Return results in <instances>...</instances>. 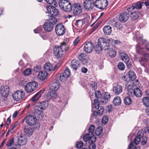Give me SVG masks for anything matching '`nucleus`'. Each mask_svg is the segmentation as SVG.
Instances as JSON below:
<instances>
[{
  "instance_id": "f257e3e1",
  "label": "nucleus",
  "mask_w": 149,
  "mask_h": 149,
  "mask_svg": "<svg viewBox=\"0 0 149 149\" xmlns=\"http://www.w3.org/2000/svg\"><path fill=\"white\" fill-rule=\"evenodd\" d=\"M133 39L135 40L137 42H142V45H140L139 43L136 45V52L138 54L143 55V56L140 59L139 62L142 65L148 69L149 67V44H147L146 40L142 39V36L138 31L135 32Z\"/></svg>"
},
{
  "instance_id": "f03ea898",
  "label": "nucleus",
  "mask_w": 149,
  "mask_h": 149,
  "mask_svg": "<svg viewBox=\"0 0 149 149\" xmlns=\"http://www.w3.org/2000/svg\"><path fill=\"white\" fill-rule=\"evenodd\" d=\"M69 46L65 42H63L58 47H55L54 50V55L57 58H60L65 52L69 50Z\"/></svg>"
},
{
  "instance_id": "7ed1b4c3",
  "label": "nucleus",
  "mask_w": 149,
  "mask_h": 149,
  "mask_svg": "<svg viewBox=\"0 0 149 149\" xmlns=\"http://www.w3.org/2000/svg\"><path fill=\"white\" fill-rule=\"evenodd\" d=\"M107 42V40L104 38H99L95 49L96 52L99 53L102 49L105 50L108 49L109 48V43Z\"/></svg>"
},
{
  "instance_id": "20e7f679",
  "label": "nucleus",
  "mask_w": 149,
  "mask_h": 149,
  "mask_svg": "<svg viewBox=\"0 0 149 149\" xmlns=\"http://www.w3.org/2000/svg\"><path fill=\"white\" fill-rule=\"evenodd\" d=\"M60 8L65 12H69L72 9V5L67 0H60L59 2Z\"/></svg>"
},
{
  "instance_id": "39448f33",
  "label": "nucleus",
  "mask_w": 149,
  "mask_h": 149,
  "mask_svg": "<svg viewBox=\"0 0 149 149\" xmlns=\"http://www.w3.org/2000/svg\"><path fill=\"white\" fill-rule=\"evenodd\" d=\"M25 119L27 123L30 126H35V127L38 129L40 127V125L37 122L36 118L32 115L26 117Z\"/></svg>"
},
{
  "instance_id": "423d86ee",
  "label": "nucleus",
  "mask_w": 149,
  "mask_h": 149,
  "mask_svg": "<svg viewBox=\"0 0 149 149\" xmlns=\"http://www.w3.org/2000/svg\"><path fill=\"white\" fill-rule=\"evenodd\" d=\"M25 93L22 90H18L13 93L12 94L13 99L17 101L22 100L24 97Z\"/></svg>"
},
{
  "instance_id": "0eeeda50",
  "label": "nucleus",
  "mask_w": 149,
  "mask_h": 149,
  "mask_svg": "<svg viewBox=\"0 0 149 149\" xmlns=\"http://www.w3.org/2000/svg\"><path fill=\"white\" fill-rule=\"evenodd\" d=\"M38 86V84L36 81L31 82L26 85L25 90L27 93H31L35 90Z\"/></svg>"
},
{
  "instance_id": "6e6552de",
  "label": "nucleus",
  "mask_w": 149,
  "mask_h": 149,
  "mask_svg": "<svg viewBox=\"0 0 149 149\" xmlns=\"http://www.w3.org/2000/svg\"><path fill=\"white\" fill-rule=\"evenodd\" d=\"M108 5L107 0H96L95 2V6L100 9H103Z\"/></svg>"
},
{
  "instance_id": "1a4fd4ad",
  "label": "nucleus",
  "mask_w": 149,
  "mask_h": 149,
  "mask_svg": "<svg viewBox=\"0 0 149 149\" xmlns=\"http://www.w3.org/2000/svg\"><path fill=\"white\" fill-rule=\"evenodd\" d=\"M73 14L74 16L80 14L82 12V8L79 4L75 3L72 5V10Z\"/></svg>"
},
{
  "instance_id": "9d476101",
  "label": "nucleus",
  "mask_w": 149,
  "mask_h": 149,
  "mask_svg": "<svg viewBox=\"0 0 149 149\" xmlns=\"http://www.w3.org/2000/svg\"><path fill=\"white\" fill-rule=\"evenodd\" d=\"M83 139L85 142L88 141L89 143H93L95 141L96 138L95 136L93 134H86L84 136Z\"/></svg>"
},
{
  "instance_id": "9b49d317",
  "label": "nucleus",
  "mask_w": 149,
  "mask_h": 149,
  "mask_svg": "<svg viewBox=\"0 0 149 149\" xmlns=\"http://www.w3.org/2000/svg\"><path fill=\"white\" fill-rule=\"evenodd\" d=\"M55 30L56 34L59 36L63 35L65 32L64 26L62 24H57L56 26Z\"/></svg>"
},
{
  "instance_id": "f8f14e48",
  "label": "nucleus",
  "mask_w": 149,
  "mask_h": 149,
  "mask_svg": "<svg viewBox=\"0 0 149 149\" xmlns=\"http://www.w3.org/2000/svg\"><path fill=\"white\" fill-rule=\"evenodd\" d=\"M70 75V72L68 68H66L64 71L61 73L60 76V80L62 82H64Z\"/></svg>"
},
{
  "instance_id": "ddd939ff",
  "label": "nucleus",
  "mask_w": 149,
  "mask_h": 149,
  "mask_svg": "<svg viewBox=\"0 0 149 149\" xmlns=\"http://www.w3.org/2000/svg\"><path fill=\"white\" fill-rule=\"evenodd\" d=\"M94 48V46L92 42L88 41L85 42L84 49L86 53H90L91 52Z\"/></svg>"
},
{
  "instance_id": "4468645a",
  "label": "nucleus",
  "mask_w": 149,
  "mask_h": 149,
  "mask_svg": "<svg viewBox=\"0 0 149 149\" xmlns=\"http://www.w3.org/2000/svg\"><path fill=\"white\" fill-rule=\"evenodd\" d=\"M85 9L90 10L93 9L95 6V3L93 0H86L84 2Z\"/></svg>"
},
{
  "instance_id": "2eb2a0df",
  "label": "nucleus",
  "mask_w": 149,
  "mask_h": 149,
  "mask_svg": "<svg viewBox=\"0 0 149 149\" xmlns=\"http://www.w3.org/2000/svg\"><path fill=\"white\" fill-rule=\"evenodd\" d=\"M9 88L7 85L2 86L0 88V93L1 96L4 97H7L9 94Z\"/></svg>"
},
{
  "instance_id": "dca6fc26",
  "label": "nucleus",
  "mask_w": 149,
  "mask_h": 149,
  "mask_svg": "<svg viewBox=\"0 0 149 149\" xmlns=\"http://www.w3.org/2000/svg\"><path fill=\"white\" fill-rule=\"evenodd\" d=\"M130 15L127 12L122 13L118 15L119 21L122 23L126 22L129 19Z\"/></svg>"
},
{
  "instance_id": "f3484780",
  "label": "nucleus",
  "mask_w": 149,
  "mask_h": 149,
  "mask_svg": "<svg viewBox=\"0 0 149 149\" xmlns=\"http://www.w3.org/2000/svg\"><path fill=\"white\" fill-rule=\"evenodd\" d=\"M123 87L121 85L119 84H115L113 85V93L116 95L120 94L122 92Z\"/></svg>"
},
{
  "instance_id": "a211bd4d",
  "label": "nucleus",
  "mask_w": 149,
  "mask_h": 149,
  "mask_svg": "<svg viewBox=\"0 0 149 149\" xmlns=\"http://www.w3.org/2000/svg\"><path fill=\"white\" fill-rule=\"evenodd\" d=\"M108 24L109 26H111L114 28L118 29H121L122 28V25L120 24H118L117 21L115 19L110 20Z\"/></svg>"
},
{
  "instance_id": "6ab92c4d",
  "label": "nucleus",
  "mask_w": 149,
  "mask_h": 149,
  "mask_svg": "<svg viewBox=\"0 0 149 149\" xmlns=\"http://www.w3.org/2000/svg\"><path fill=\"white\" fill-rule=\"evenodd\" d=\"M134 84L130 80L125 82V88L128 90V93L130 95L132 94V89L133 88Z\"/></svg>"
},
{
  "instance_id": "aec40b11",
  "label": "nucleus",
  "mask_w": 149,
  "mask_h": 149,
  "mask_svg": "<svg viewBox=\"0 0 149 149\" xmlns=\"http://www.w3.org/2000/svg\"><path fill=\"white\" fill-rule=\"evenodd\" d=\"M56 66L53 67V65L49 63H46L44 67V69L46 72H48L51 71H54L56 69Z\"/></svg>"
},
{
  "instance_id": "412c9836",
  "label": "nucleus",
  "mask_w": 149,
  "mask_h": 149,
  "mask_svg": "<svg viewBox=\"0 0 149 149\" xmlns=\"http://www.w3.org/2000/svg\"><path fill=\"white\" fill-rule=\"evenodd\" d=\"M27 139L26 136H20L18 140V144H16L15 146L16 147L17 145L20 146L25 145L27 142Z\"/></svg>"
},
{
  "instance_id": "4be33fe9",
  "label": "nucleus",
  "mask_w": 149,
  "mask_h": 149,
  "mask_svg": "<svg viewBox=\"0 0 149 149\" xmlns=\"http://www.w3.org/2000/svg\"><path fill=\"white\" fill-rule=\"evenodd\" d=\"M60 86L59 83L57 80H53L51 84V90L56 91L58 90Z\"/></svg>"
},
{
  "instance_id": "5701e85b",
  "label": "nucleus",
  "mask_w": 149,
  "mask_h": 149,
  "mask_svg": "<svg viewBox=\"0 0 149 149\" xmlns=\"http://www.w3.org/2000/svg\"><path fill=\"white\" fill-rule=\"evenodd\" d=\"M38 106L40 108L41 110H45L46 109L48 106L49 103L47 100H44L40 103H38Z\"/></svg>"
},
{
  "instance_id": "b1692460",
  "label": "nucleus",
  "mask_w": 149,
  "mask_h": 149,
  "mask_svg": "<svg viewBox=\"0 0 149 149\" xmlns=\"http://www.w3.org/2000/svg\"><path fill=\"white\" fill-rule=\"evenodd\" d=\"M48 76V73L45 71H41L39 72L38 77L40 80L43 81Z\"/></svg>"
},
{
  "instance_id": "393cba45",
  "label": "nucleus",
  "mask_w": 149,
  "mask_h": 149,
  "mask_svg": "<svg viewBox=\"0 0 149 149\" xmlns=\"http://www.w3.org/2000/svg\"><path fill=\"white\" fill-rule=\"evenodd\" d=\"M120 55L121 58L126 63H128L129 61V58L127 55L124 52H120Z\"/></svg>"
},
{
  "instance_id": "a878e982",
  "label": "nucleus",
  "mask_w": 149,
  "mask_h": 149,
  "mask_svg": "<svg viewBox=\"0 0 149 149\" xmlns=\"http://www.w3.org/2000/svg\"><path fill=\"white\" fill-rule=\"evenodd\" d=\"M44 29L46 31L50 32L52 31L53 29V26L48 22L45 23L43 25Z\"/></svg>"
},
{
  "instance_id": "bb28decb",
  "label": "nucleus",
  "mask_w": 149,
  "mask_h": 149,
  "mask_svg": "<svg viewBox=\"0 0 149 149\" xmlns=\"http://www.w3.org/2000/svg\"><path fill=\"white\" fill-rule=\"evenodd\" d=\"M71 67L74 70H76L79 66V62L77 60H73L71 62Z\"/></svg>"
},
{
  "instance_id": "cd10ccee",
  "label": "nucleus",
  "mask_w": 149,
  "mask_h": 149,
  "mask_svg": "<svg viewBox=\"0 0 149 149\" xmlns=\"http://www.w3.org/2000/svg\"><path fill=\"white\" fill-rule=\"evenodd\" d=\"M98 111H95L93 113V116L96 118L97 116L102 115L104 112V110L103 107L102 106L100 107L99 108L97 109Z\"/></svg>"
},
{
  "instance_id": "c85d7f7f",
  "label": "nucleus",
  "mask_w": 149,
  "mask_h": 149,
  "mask_svg": "<svg viewBox=\"0 0 149 149\" xmlns=\"http://www.w3.org/2000/svg\"><path fill=\"white\" fill-rule=\"evenodd\" d=\"M139 15V12L136 10L133 13H131L130 17L132 20H134L138 19Z\"/></svg>"
},
{
  "instance_id": "c756f323",
  "label": "nucleus",
  "mask_w": 149,
  "mask_h": 149,
  "mask_svg": "<svg viewBox=\"0 0 149 149\" xmlns=\"http://www.w3.org/2000/svg\"><path fill=\"white\" fill-rule=\"evenodd\" d=\"M40 91L37 93L32 98L31 101L34 102L38 100L42 95Z\"/></svg>"
},
{
  "instance_id": "7c9ffc66",
  "label": "nucleus",
  "mask_w": 149,
  "mask_h": 149,
  "mask_svg": "<svg viewBox=\"0 0 149 149\" xmlns=\"http://www.w3.org/2000/svg\"><path fill=\"white\" fill-rule=\"evenodd\" d=\"M103 31L104 33L107 35H109L111 32V27L109 26H105L103 28Z\"/></svg>"
},
{
  "instance_id": "2f4dec72",
  "label": "nucleus",
  "mask_w": 149,
  "mask_h": 149,
  "mask_svg": "<svg viewBox=\"0 0 149 149\" xmlns=\"http://www.w3.org/2000/svg\"><path fill=\"white\" fill-rule=\"evenodd\" d=\"M133 93L136 96L138 97H141L142 95L141 91L139 88H138L134 89Z\"/></svg>"
},
{
  "instance_id": "473e14b6",
  "label": "nucleus",
  "mask_w": 149,
  "mask_h": 149,
  "mask_svg": "<svg viewBox=\"0 0 149 149\" xmlns=\"http://www.w3.org/2000/svg\"><path fill=\"white\" fill-rule=\"evenodd\" d=\"M121 102V99L120 97L118 96L116 97L113 99V103L115 105H119L120 104Z\"/></svg>"
},
{
  "instance_id": "72a5a7b5",
  "label": "nucleus",
  "mask_w": 149,
  "mask_h": 149,
  "mask_svg": "<svg viewBox=\"0 0 149 149\" xmlns=\"http://www.w3.org/2000/svg\"><path fill=\"white\" fill-rule=\"evenodd\" d=\"M129 77L132 80H134L136 78V76L134 72L130 71L129 72Z\"/></svg>"
},
{
  "instance_id": "f704fd0d",
  "label": "nucleus",
  "mask_w": 149,
  "mask_h": 149,
  "mask_svg": "<svg viewBox=\"0 0 149 149\" xmlns=\"http://www.w3.org/2000/svg\"><path fill=\"white\" fill-rule=\"evenodd\" d=\"M24 131L27 135L29 136L32 134L33 132V130L31 127L25 128Z\"/></svg>"
},
{
  "instance_id": "c9c22d12",
  "label": "nucleus",
  "mask_w": 149,
  "mask_h": 149,
  "mask_svg": "<svg viewBox=\"0 0 149 149\" xmlns=\"http://www.w3.org/2000/svg\"><path fill=\"white\" fill-rule=\"evenodd\" d=\"M58 10L54 7H52V12H50V15L52 17L56 16L58 15Z\"/></svg>"
},
{
  "instance_id": "e433bc0d",
  "label": "nucleus",
  "mask_w": 149,
  "mask_h": 149,
  "mask_svg": "<svg viewBox=\"0 0 149 149\" xmlns=\"http://www.w3.org/2000/svg\"><path fill=\"white\" fill-rule=\"evenodd\" d=\"M14 138L13 137L11 138V139H9L6 143V146L8 147L11 146L14 143Z\"/></svg>"
},
{
  "instance_id": "4c0bfd02",
  "label": "nucleus",
  "mask_w": 149,
  "mask_h": 149,
  "mask_svg": "<svg viewBox=\"0 0 149 149\" xmlns=\"http://www.w3.org/2000/svg\"><path fill=\"white\" fill-rule=\"evenodd\" d=\"M47 22L53 26L56 23L57 19L56 18L52 17Z\"/></svg>"
},
{
  "instance_id": "58836bf2",
  "label": "nucleus",
  "mask_w": 149,
  "mask_h": 149,
  "mask_svg": "<svg viewBox=\"0 0 149 149\" xmlns=\"http://www.w3.org/2000/svg\"><path fill=\"white\" fill-rule=\"evenodd\" d=\"M49 95L51 98L53 99L56 98L57 96L55 91L54 90H51V91L49 93Z\"/></svg>"
},
{
  "instance_id": "ea45409f",
  "label": "nucleus",
  "mask_w": 149,
  "mask_h": 149,
  "mask_svg": "<svg viewBox=\"0 0 149 149\" xmlns=\"http://www.w3.org/2000/svg\"><path fill=\"white\" fill-rule=\"evenodd\" d=\"M36 111L37 114L38 115V117L40 119H42L44 117V114L43 111L41 110H36V109H35Z\"/></svg>"
},
{
  "instance_id": "a19ab883",
  "label": "nucleus",
  "mask_w": 149,
  "mask_h": 149,
  "mask_svg": "<svg viewBox=\"0 0 149 149\" xmlns=\"http://www.w3.org/2000/svg\"><path fill=\"white\" fill-rule=\"evenodd\" d=\"M102 127L101 126L98 127L95 131V134L97 136H99L102 132Z\"/></svg>"
},
{
  "instance_id": "79ce46f5",
  "label": "nucleus",
  "mask_w": 149,
  "mask_h": 149,
  "mask_svg": "<svg viewBox=\"0 0 149 149\" xmlns=\"http://www.w3.org/2000/svg\"><path fill=\"white\" fill-rule=\"evenodd\" d=\"M143 104L146 107L149 106V99L147 97H144L142 100Z\"/></svg>"
},
{
  "instance_id": "37998d69",
  "label": "nucleus",
  "mask_w": 149,
  "mask_h": 149,
  "mask_svg": "<svg viewBox=\"0 0 149 149\" xmlns=\"http://www.w3.org/2000/svg\"><path fill=\"white\" fill-rule=\"evenodd\" d=\"M143 4V3H142L137 2L134 5V6L135 7L136 10H137V9H140L141 8Z\"/></svg>"
},
{
  "instance_id": "c03bdc74",
  "label": "nucleus",
  "mask_w": 149,
  "mask_h": 149,
  "mask_svg": "<svg viewBox=\"0 0 149 149\" xmlns=\"http://www.w3.org/2000/svg\"><path fill=\"white\" fill-rule=\"evenodd\" d=\"M124 102L125 104L129 105L132 103V100L130 97H127L125 98Z\"/></svg>"
},
{
  "instance_id": "a18cd8bd",
  "label": "nucleus",
  "mask_w": 149,
  "mask_h": 149,
  "mask_svg": "<svg viewBox=\"0 0 149 149\" xmlns=\"http://www.w3.org/2000/svg\"><path fill=\"white\" fill-rule=\"evenodd\" d=\"M46 2L49 4H52L54 6H57V2L55 0H45Z\"/></svg>"
},
{
  "instance_id": "49530a36",
  "label": "nucleus",
  "mask_w": 149,
  "mask_h": 149,
  "mask_svg": "<svg viewBox=\"0 0 149 149\" xmlns=\"http://www.w3.org/2000/svg\"><path fill=\"white\" fill-rule=\"evenodd\" d=\"M89 85L91 87L95 90L97 88V84L96 83L93 81H91L89 83Z\"/></svg>"
},
{
  "instance_id": "de8ad7c7",
  "label": "nucleus",
  "mask_w": 149,
  "mask_h": 149,
  "mask_svg": "<svg viewBox=\"0 0 149 149\" xmlns=\"http://www.w3.org/2000/svg\"><path fill=\"white\" fill-rule=\"evenodd\" d=\"M109 54L110 56L113 57L116 55V52L115 49H112L110 50Z\"/></svg>"
},
{
  "instance_id": "09e8293b",
  "label": "nucleus",
  "mask_w": 149,
  "mask_h": 149,
  "mask_svg": "<svg viewBox=\"0 0 149 149\" xmlns=\"http://www.w3.org/2000/svg\"><path fill=\"white\" fill-rule=\"evenodd\" d=\"M110 95L107 92L103 94L102 98L105 100H108L110 98Z\"/></svg>"
},
{
  "instance_id": "8fccbe9b",
  "label": "nucleus",
  "mask_w": 149,
  "mask_h": 149,
  "mask_svg": "<svg viewBox=\"0 0 149 149\" xmlns=\"http://www.w3.org/2000/svg\"><path fill=\"white\" fill-rule=\"evenodd\" d=\"M40 36L44 40L47 39L49 37V35L45 32L41 34Z\"/></svg>"
},
{
  "instance_id": "3c124183",
  "label": "nucleus",
  "mask_w": 149,
  "mask_h": 149,
  "mask_svg": "<svg viewBox=\"0 0 149 149\" xmlns=\"http://www.w3.org/2000/svg\"><path fill=\"white\" fill-rule=\"evenodd\" d=\"M127 10L129 13H130L131 14V13H133L136 10L134 6H133L128 8L127 9Z\"/></svg>"
},
{
  "instance_id": "603ef678",
  "label": "nucleus",
  "mask_w": 149,
  "mask_h": 149,
  "mask_svg": "<svg viewBox=\"0 0 149 149\" xmlns=\"http://www.w3.org/2000/svg\"><path fill=\"white\" fill-rule=\"evenodd\" d=\"M17 125V123H14L13 125L11 126L10 129H9V132H10V133H11L13 132H14V130Z\"/></svg>"
},
{
  "instance_id": "864d4df0",
  "label": "nucleus",
  "mask_w": 149,
  "mask_h": 149,
  "mask_svg": "<svg viewBox=\"0 0 149 149\" xmlns=\"http://www.w3.org/2000/svg\"><path fill=\"white\" fill-rule=\"evenodd\" d=\"M83 22L81 20H78L76 21L75 25L78 27H81L83 25Z\"/></svg>"
},
{
  "instance_id": "5fc2aeb1",
  "label": "nucleus",
  "mask_w": 149,
  "mask_h": 149,
  "mask_svg": "<svg viewBox=\"0 0 149 149\" xmlns=\"http://www.w3.org/2000/svg\"><path fill=\"white\" fill-rule=\"evenodd\" d=\"M118 67L120 70H123L125 69V66L123 63L120 62L118 63Z\"/></svg>"
},
{
  "instance_id": "6e6d98bb",
  "label": "nucleus",
  "mask_w": 149,
  "mask_h": 149,
  "mask_svg": "<svg viewBox=\"0 0 149 149\" xmlns=\"http://www.w3.org/2000/svg\"><path fill=\"white\" fill-rule=\"evenodd\" d=\"M143 131L142 130H139L137 134V137L140 138L141 139L143 137V136L144 135V133H143Z\"/></svg>"
},
{
  "instance_id": "4d7b16f0",
  "label": "nucleus",
  "mask_w": 149,
  "mask_h": 149,
  "mask_svg": "<svg viewBox=\"0 0 149 149\" xmlns=\"http://www.w3.org/2000/svg\"><path fill=\"white\" fill-rule=\"evenodd\" d=\"M83 143L82 141H80L77 142L76 145V147L77 148H80L83 146Z\"/></svg>"
},
{
  "instance_id": "13d9d810",
  "label": "nucleus",
  "mask_w": 149,
  "mask_h": 149,
  "mask_svg": "<svg viewBox=\"0 0 149 149\" xmlns=\"http://www.w3.org/2000/svg\"><path fill=\"white\" fill-rule=\"evenodd\" d=\"M31 71L30 68H27L24 72V74L25 76L29 75L31 73Z\"/></svg>"
},
{
  "instance_id": "bf43d9fd",
  "label": "nucleus",
  "mask_w": 149,
  "mask_h": 149,
  "mask_svg": "<svg viewBox=\"0 0 149 149\" xmlns=\"http://www.w3.org/2000/svg\"><path fill=\"white\" fill-rule=\"evenodd\" d=\"M108 118L107 116H104L102 120V122L103 124H106L108 121Z\"/></svg>"
},
{
  "instance_id": "052dcab7",
  "label": "nucleus",
  "mask_w": 149,
  "mask_h": 149,
  "mask_svg": "<svg viewBox=\"0 0 149 149\" xmlns=\"http://www.w3.org/2000/svg\"><path fill=\"white\" fill-rule=\"evenodd\" d=\"M95 95L96 97L98 99L101 98L102 97L101 94L100 92L99 91H95Z\"/></svg>"
},
{
  "instance_id": "680f3d73",
  "label": "nucleus",
  "mask_w": 149,
  "mask_h": 149,
  "mask_svg": "<svg viewBox=\"0 0 149 149\" xmlns=\"http://www.w3.org/2000/svg\"><path fill=\"white\" fill-rule=\"evenodd\" d=\"M94 104L95 109L99 108L100 103L97 100L95 99L94 100Z\"/></svg>"
},
{
  "instance_id": "e2e57ef3",
  "label": "nucleus",
  "mask_w": 149,
  "mask_h": 149,
  "mask_svg": "<svg viewBox=\"0 0 149 149\" xmlns=\"http://www.w3.org/2000/svg\"><path fill=\"white\" fill-rule=\"evenodd\" d=\"M95 127L94 125H91L90 126L89 128V133H91V134H93V133L94 132Z\"/></svg>"
},
{
  "instance_id": "0e129e2a",
  "label": "nucleus",
  "mask_w": 149,
  "mask_h": 149,
  "mask_svg": "<svg viewBox=\"0 0 149 149\" xmlns=\"http://www.w3.org/2000/svg\"><path fill=\"white\" fill-rule=\"evenodd\" d=\"M129 148L130 149H140V148L139 147H136L134 146L133 145V142H131V143L129 146Z\"/></svg>"
},
{
  "instance_id": "69168bd1",
  "label": "nucleus",
  "mask_w": 149,
  "mask_h": 149,
  "mask_svg": "<svg viewBox=\"0 0 149 149\" xmlns=\"http://www.w3.org/2000/svg\"><path fill=\"white\" fill-rule=\"evenodd\" d=\"M140 140L141 139L136 136L134 139V142H133V144L134 143L136 145H138L140 141Z\"/></svg>"
},
{
  "instance_id": "338daca9",
  "label": "nucleus",
  "mask_w": 149,
  "mask_h": 149,
  "mask_svg": "<svg viewBox=\"0 0 149 149\" xmlns=\"http://www.w3.org/2000/svg\"><path fill=\"white\" fill-rule=\"evenodd\" d=\"M42 30V27L41 26H39L36 29L34 30V32L35 33H40Z\"/></svg>"
},
{
  "instance_id": "774afa93",
  "label": "nucleus",
  "mask_w": 149,
  "mask_h": 149,
  "mask_svg": "<svg viewBox=\"0 0 149 149\" xmlns=\"http://www.w3.org/2000/svg\"><path fill=\"white\" fill-rule=\"evenodd\" d=\"M80 60L82 61H84L85 60L86 57L84 54L81 53L79 56Z\"/></svg>"
}]
</instances>
